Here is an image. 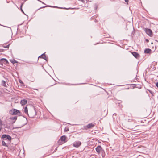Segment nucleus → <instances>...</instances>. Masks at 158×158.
<instances>
[{
	"mask_svg": "<svg viewBox=\"0 0 158 158\" xmlns=\"http://www.w3.org/2000/svg\"><path fill=\"white\" fill-rule=\"evenodd\" d=\"M24 112L26 114H27L28 115H29L28 114V112L27 108V107H25L24 108Z\"/></svg>",
	"mask_w": 158,
	"mask_h": 158,
	"instance_id": "dca6fc26",
	"label": "nucleus"
},
{
	"mask_svg": "<svg viewBox=\"0 0 158 158\" xmlns=\"http://www.w3.org/2000/svg\"><path fill=\"white\" fill-rule=\"evenodd\" d=\"M38 0V1H40V2H41L42 3H43V4H44V3L43 2H41V1H40V0Z\"/></svg>",
	"mask_w": 158,
	"mask_h": 158,
	"instance_id": "c85d7f7f",
	"label": "nucleus"
},
{
	"mask_svg": "<svg viewBox=\"0 0 158 158\" xmlns=\"http://www.w3.org/2000/svg\"><path fill=\"white\" fill-rule=\"evenodd\" d=\"M66 136L65 135H63V136H62L60 137V139L62 142H65V140H66Z\"/></svg>",
	"mask_w": 158,
	"mask_h": 158,
	"instance_id": "9b49d317",
	"label": "nucleus"
},
{
	"mask_svg": "<svg viewBox=\"0 0 158 158\" xmlns=\"http://www.w3.org/2000/svg\"><path fill=\"white\" fill-rule=\"evenodd\" d=\"M149 92L150 93H151V94H152V95H153V94L154 93H153L152 91H151V90H149Z\"/></svg>",
	"mask_w": 158,
	"mask_h": 158,
	"instance_id": "5701e85b",
	"label": "nucleus"
},
{
	"mask_svg": "<svg viewBox=\"0 0 158 158\" xmlns=\"http://www.w3.org/2000/svg\"><path fill=\"white\" fill-rule=\"evenodd\" d=\"M19 81V82L20 83H23V82H22V81L21 80Z\"/></svg>",
	"mask_w": 158,
	"mask_h": 158,
	"instance_id": "cd10ccee",
	"label": "nucleus"
},
{
	"mask_svg": "<svg viewBox=\"0 0 158 158\" xmlns=\"http://www.w3.org/2000/svg\"><path fill=\"white\" fill-rule=\"evenodd\" d=\"M30 116H29V117L31 118H33L36 115V111L35 109H34L30 113Z\"/></svg>",
	"mask_w": 158,
	"mask_h": 158,
	"instance_id": "423d86ee",
	"label": "nucleus"
},
{
	"mask_svg": "<svg viewBox=\"0 0 158 158\" xmlns=\"http://www.w3.org/2000/svg\"><path fill=\"white\" fill-rule=\"evenodd\" d=\"M151 52V50L149 48L146 49L144 50L145 53H150Z\"/></svg>",
	"mask_w": 158,
	"mask_h": 158,
	"instance_id": "4468645a",
	"label": "nucleus"
},
{
	"mask_svg": "<svg viewBox=\"0 0 158 158\" xmlns=\"http://www.w3.org/2000/svg\"><path fill=\"white\" fill-rule=\"evenodd\" d=\"M81 143L79 141H76L73 144L74 147H78L80 146Z\"/></svg>",
	"mask_w": 158,
	"mask_h": 158,
	"instance_id": "6e6552de",
	"label": "nucleus"
},
{
	"mask_svg": "<svg viewBox=\"0 0 158 158\" xmlns=\"http://www.w3.org/2000/svg\"><path fill=\"white\" fill-rule=\"evenodd\" d=\"M27 123V118L24 117H22L20 119L19 124L20 127H21L26 125Z\"/></svg>",
	"mask_w": 158,
	"mask_h": 158,
	"instance_id": "f03ea898",
	"label": "nucleus"
},
{
	"mask_svg": "<svg viewBox=\"0 0 158 158\" xmlns=\"http://www.w3.org/2000/svg\"><path fill=\"white\" fill-rule=\"evenodd\" d=\"M146 41L147 42H149V40L148 39L146 40Z\"/></svg>",
	"mask_w": 158,
	"mask_h": 158,
	"instance_id": "bb28decb",
	"label": "nucleus"
},
{
	"mask_svg": "<svg viewBox=\"0 0 158 158\" xmlns=\"http://www.w3.org/2000/svg\"><path fill=\"white\" fill-rule=\"evenodd\" d=\"M2 84L4 87H7L6 84V82L4 80H2Z\"/></svg>",
	"mask_w": 158,
	"mask_h": 158,
	"instance_id": "f3484780",
	"label": "nucleus"
},
{
	"mask_svg": "<svg viewBox=\"0 0 158 158\" xmlns=\"http://www.w3.org/2000/svg\"><path fill=\"white\" fill-rule=\"evenodd\" d=\"M1 138L3 139L4 140L6 141H10L11 139V137L10 136L6 134L3 135L2 136Z\"/></svg>",
	"mask_w": 158,
	"mask_h": 158,
	"instance_id": "20e7f679",
	"label": "nucleus"
},
{
	"mask_svg": "<svg viewBox=\"0 0 158 158\" xmlns=\"http://www.w3.org/2000/svg\"><path fill=\"white\" fill-rule=\"evenodd\" d=\"M20 103L22 105H24L27 104V101L26 99H23L21 100Z\"/></svg>",
	"mask_w": 158,
	"mask_h": 158,
	"instance_id": "f8f14e48",
	"label": "nucleus"
},
{
	"mask_svg": "<svg viewBox=\"0 0 158 158\" xmlns=\"http://www.w3.org/2000/svg\"><path fill=\"white\" fill-rule=\"evenodd\" d=\"M1 125H0V131L1 129Z\"/></svg>",
	"mask_w": 158,
	"mask_h": 158,
	"instance_id": "7c9ffc66",
	"label": "nucleus"
},
{
	"mask_svg": "<svg viewBox=\"0 0 158 158\" xmlns=\"http://www.w3.org/2000/svg\"><path fill=\"white\" fill-rule=\"evenodd\" d=\"M2 121L0 119V125H2Z\"/></svg>",
	"mask_w": 158,
	"mask_h": 158,
	"instance_id": "393cba45",
	"label": "nucleus"
},
{
	"mask_svg": "<svg viewBox=\"0 0 158 158\" xmlns=\"http://www.w3.org/2000/svg\"><path fill=\"white\" fill-rule=\"evenodd\" d=\"M48 6L49 7H54V8H59V7H57V6Z\"/></svg>",
	"mask_w": 158,
	"mask_h": 158,
	"instance_id": "4be33fe9",
	"label": "nucleus"
},
{
	"mask_svg": "<svg viewBox=\"0 0 158 158\" xmlns=\"http://www.w3.org/2000/svg\"><path fill=\"white\" fill-rule=\"evenodd\" d=\"M23 3H22L21 5V6H20V10H21V11H22V12H23V10H22V7L23 6Z\"/></svg>",
	"mask_w": 158,
	"mask_h": 158,
	"instance_id": "412c9836",
	"label": "nucleus"
},
{
	"mask_svg": "<svg viewBox=\"0 0 158 158\" xmlns=\"http://www.w3.org/2000/svg\"><path fill=\"white\" fill-rule=\"evenodd\" d=\"M9 113L10 114L13 115H18V116H20L21 114L19 110L15 109H13L10 110Z\"/></svg>",
	"mask_w": 158,
	"mask_h": 158,
	"instance_id": "f257e3e1",
	"label": "nucleus"
},
{
	"mask_svg": "<svg viewBox=\"0 0 158 158\" xmlns=\"http://www.w3.org/2000/svg\"><path fill=\"white\" fill-rule=\"evenodd\" d=\"M66 131H69V129L67 128V129H65Z\"/></svg>",
	"mask_w": 158,
	"mask_h": 158,
	"instance_id": "c756f323",
	"label": "nucleus"
},
{
	"mask_svg": "<svg viewBox=\"0 0 158 158\" xmlns=\"http://www.w3.org/2000/svg\"><path fill=\"white\" fill-rule=\"evenodd\" d=\"M10 45V44L8 45H7V46H3L2 47L5 48H6L8 49Z\"/></svg>",
	"mask_w": 158,
	"mask_h": 158,
	"instance_id": "aec40b11",
	"label": "nucleus"
},
{
	"mask_svg": "<svg viewBox=\"0 0 158 158\" xmlns=\"http://www.w3.org/2000/svg\"><path fill=\"white\" fill-rule=\"evenodd\" d=\"M125 2L127 3L128 2V0H125Z\"/></svg>",
	"mask_w": 158,
	"mask_h": 158,
	"instance_id": "a878e982",
	"label": "nucleus"
},
{
	"mask_svg": "<svg viewBox=\"0 0 158 158\" xmlns=\"http://www.w3.org/2000/svg\"><path fill=\"white\" fill-rule=\"evenodd\" d=\"M95 126V123H91L88 124L85 127V129H90L93 128Z\"/></svg>",
	"mask_w": 158,
	"mask_h": 158,
	"instance_id": "0eeeda50",
	"label": "nucleus"
},
{
	"mask_svg": "<svg viewBox=\"0 0 158 158\" xmlns=\"http://www.w3.org/2000/svg\"><path fill=\"white\" fill-rule=\"evenodd\" d=\"M0 50H2V51H1V52H2L4 50L3 49H0Z\"/></svg>",
	"mask_w": 158,
	"mask_h": 158,
	"instance_id": "2f4dec72",
	"label": "nucleus"
},
{
	"mask_svg": "<svg viewBox=\"0 0 158 158\" xmlns=\"http://www.w3.org/2000/svg\"><path fill=\"white\" fill-rule=\"evenodd\" d=\"M64 9H66L65 8H64Z\"/></svg>",
	"mask_w": 158,
	"mask_h": 158,
	"instance_id": "72a5a7b5",
	"label": "nucleus"
},
{
	"mask_svg": "<svg viewBox=\"0 0 158 158\" xmlns=\"http://www.w3.org/2000/svg\"><path fill=\"white\" fill-rule=\"evenodd\" d=\"M96 151L98 154L100 153V152H102V156L103 157H104L103 156V153L104 152V150L101 147V146L98 145L95 148Z\"/></svg>",
	"mask_w": 158,
	"mask_h": 158,
	"instance_id": "7ed1b4c3",
	"label": "nucleus"
},
{
	"mask_svg": "<svg viewBox=\"0 0 158 158\" xmlns=\"http://www.w3.org/2000/svg\"><path fill=\"white\" fill-rule=\"evenodd\" d=\"M17 116H14L13 117H11L10 118V119L13 120V123H14L15 121L17 119Z\"/></svg>",
	"mask_w": 158,
	"mask_h": 158,
	"instance_id": "ddd939ff",
	"label": "nucleus"
},
{
	"mask_svg": "<svg viewBox=\"0 0 158 158\" xmlns=\"http://www.w3.org/2000/svg\"><path fill=\"white\" fill-rule=\"evenodd\" d=\"M145 31L146 34L150 37H152L153 35L151 29L146 28L145 29Z\"/></svg>",
	"mask_w": 158,
	"mask_h": 158,
	"instance_id": "39448f33",
	"label": "nucleus"
},
{
	"mask_svg": "<svg viewBox=\"0 0 158 158\" xmlns=\"http://www.w3.org/2000/svg\"><path fill=\"white\" fill-rule=\"evenodd\" d=\"M156 86H157V87L158 88V82H157L156 84Z\"/></svg>",
	"mask_w": 158,
	"mask_h": 158,
	"instance_id": "b1692460",
	"label": "nucleus"
},
{
	"mask_svg": "<svg viewBox=\"0 0 158 158\" xmlns=\"http://www.w3.org/2000/svg\"><path fill=\"white\" fill-rule=\"evenodd\" d=\"M45 7V6H44V7H40V8H39V9H40V8H44Z\"/></svg>",
	"mask_w": 158,
	"mask_h": 158,
	"instance_id": "473e14b6",
	"label": "nucleus"
},
{
	"mask_svg": "<svg viewBox=\"0 0 158 158\" xmlns=\"http://www.w3.org/2000/svg\"><path fill=\"white\" fill-rule=\"evenodd\" d=\"M0 60L2 61H3V62H5L6 63V64H9V62L8 61V60L5 58H2Z\"/></svg>",
	"mask_w": 158,
	"mask_h": 158,
	"instance_id": "2eb2a0df",
	"label": "nucleus"
},
{
	"mask_svg": "<svg viewBox=\"0 0 158 158\" xmlns=\"http://www.w3.org/2000/svg\"><path fill=\"white\" fill-rule=\"evenodd\" d=\"M132 55L136 58L138 59L140 57V55L139 53L135 52H131Z\"/></svg>",
	"mask_w": 158,
	"mask_h": 158,
	"instance_id": "1a4fd4ad",
	"label": "nucleus"
},
{
	"mask_svg": "<svg viewBox=\"0 0 158 158\" xmlns=\"http://www.w3.org/2000/svg\"><path fill=\"white\" fill-rule=\"evenodd\" d=\"M0 25H1V26H3V25H1V24H0Z\"/></svg>",
	"mask_w": 158,
	"mask_h": 158,
	"instance_id": "f704fd0d",
	"label": "nucleus"
},
{
	"mask_svg": "<svg viewBox=\"0 0 158 158\" xmlns=\"http://www.w3.org/2000/svg\"><path fill=\"white\" fill-rule=\"evenodd\" d=\"M10 61L13 64L17 63V61L15 60V59H10Z\"/></svg>",
	"mask_w": 158,
	"mask_h": 158,
	"instance_id": "6ab92c4d",
	"label": "nucleus"
},
{
	"mask_svg": "<svg viewBox=\"0 0 158 158\" xmlns=\"http://www.w3.org/2000/svg\"><path fill=\"white\" fill-rule=\"evenodd\" d=\"M39 58H43L46 60H47V58L46 56V55L45 54V53H44L42 54L39 57Z\"/></svg>",
	"mask_w": 158,
	"mask_h": 158,
	"instance_id": "9d476101",
	"label": "nucleus"
},
{
	"mask_svg": "<svg viewBox=\"0 0 158 158\" xmlns=\"http://www.w3.org/2000/svg\"><path fill=\"white\" fill-rule=\"evenodd\" d=\"M7 141H5V142H7Z\"/></svg>",
	"mask_w": 158,
	"mask_h": 158,
	"instance_id": "c9c22d12",
	"label": "nucleus"
},
{
	"mask_svg": "<svg viewBox=\"0 0 158 158\" xmlns=\"http://www.w3.org/2000/svg\"><path fill=\"white\" fill-rule=\"evenodd\" d=\"M2 145L3 146H5L6 147H7L8 145L6 144V142H5V140H3L2 141Z\"/></svg>",
	"mask_w": 158,
	"mask_h": 158,
	"instance_id": "a211bd4d",
	"label": "nucleus"
}]
</instances>
